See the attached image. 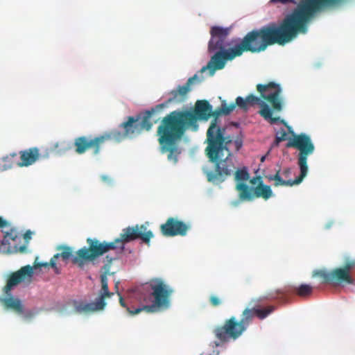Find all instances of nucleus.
<instances>
[{
  "instance_id": "nucleus-19",
  "label": "nucleus",
  "mask_w": 355,
  "mask_h": 355,
  "mask_svg": "<svg viewBox=\"0 0 355 355\" xmlns=\"http://www.w3.org/2000/svg\"><path fill=\"white\" fill-rule=\"evenodd\" d=\"M292 292L296 293L301 297H306L310 296L313 293V287L309 284H301L299 286H286L283 288L277 289L274 293L269 295L270 299H280L282 301H285V296L291 293Z\"/></svg>"
},
{
  "instance_id": "nucleus-33",
  "label": "nucleus",
  "mask_w": 355,
  "mask_h": 355,
  "mask_svg": "<svg viewBox=\"0 0 355 355\" xmlns=\"http://www.w3.org/2000/svg\"><path fill=\"white\" fill-rule=\"evenodd\" d=\"M105 258H106V259H107V262H108V263L110 265V264L112 263V262L114 260L116 259L118 257H110V255H107Z\"/></svg>"
},
{
  "instance_id": "nucleus-12",
  "label": "nucleus",
  "mask_w": 355,
  "mask_h": 355,
  "mask_svg": "<svg viewBox=\"0 0 355 355\" xmlns=\"http://www.w3.org/2000/svg\"><path fill=\"white\" fill-rule=\"evenodd\" d=\"M257 90L260 94V99L268 102L271 106L272 112L273 111L279 112L283 107V100L282 98V88L279 84L274 82H270L267 84H258Z\"/></svg>"
},
{
  "instance_id": "nucleus-8",
  "label": "nucleus",
  "mask_w": 355,
  "mask_h": 355,
  "mask_svg": "<svg viewBox=\"0 0 355 355\" xmlns=\"http://www.w3.org/2000/svg\"><path fill=\"white\" fill-rule=\"evenodd\" d=\"M155 112L156 109L152 108L150 110L140 113L135 116H128L127 121L120 125L123 129V132L112 130L107 132L110 141L119 142L127 137L132 138L144 130H150L153 123H156L159 121L158 117H153Z\"/></svg>"
},
{
  "instance_id": "nucleus-2",
  "label": "nucleus",
  "mask_w": 355,
  "mask_h": 355,
  "mask_svg": "<svg viewBox=\"0 0 355 355\" xmlns=\"http://www.w3.org/2000/svg\"><path fill=\"white\" fill-rule=\"evenodd\" d=\"M255 105L260 106L259 114L271 124L280 122L286 124L280 117H272V111L269 105L263 102L259 97L253 94L248 95L245 98L238 96L235 103L227 105L223 101L219 109L211 110L214 119L207 131L206 142L207 146L205 153L209 161L214 163V171L204 170L208 182L213 184H220L231 176L235 166L232 160V154L230 150V144L232 142L230 136L225 135V128L218 125V116L221 114L229 115L238 106L240 109L247 111L250 107Z\"/></svg>"
},
{
  "instance_id": "nucleus-30",
  "label": "nucleus",
  "mask_w": 355,
  "mask_h": 355,
  "mask_svg": "<svg viewBox=\"0 0 355 355\" xmlns=\"http://www.w3.org/2000/svg\"><path fill=\"white\" fill-rule=\"evenodd\" d=\"M32 232L30 230H27L23 235V238L25 240V243L28 245L29 240L31 239Z\"/></svg>"
},
{
  "instance_id": "nucleus-7",
  "label": "nucleus",
  "mask_w": 355,
  "mask_h": 355,
  "mask_svg": "<svg viewBox=\"0 0 355 355\" xmlns=\"http://www.w3.org/2000/svg\"><path fill=\"white\" fill-rule=\"evenodd\" d=\"M142 290L147 291H151L150 297H153V303L151 305H144L135 310H131L126 305L121 293L117 291L120 305L125 308L130 315H136L141 313L142 311H145L147 313H152L154 312L156 309H165L168 308L170 305V297L173 293V290L166 285L163 280L157 278L153 279L148 283L143 285Z\"/></svg>"
},
{
  "instance_id": "nucleus-16",
  "label": "nucleus",
  "mask_w": 355,
  "mask_h": 355,
  "mask_svg": "<svg viewBox=\"0 0 355 355\" xmlns=\"http://www.w3.org/2000/svg\"><path fill=\"white\" fill-rule=\"evenodd\" d=\"M22 236L15 229H11L5 234L0 249L6 254L24 253L26 251V244L19 245Z\"/></svg>"
},
{
  "instance_id": "nucleus-25",
  "label": "nucleus",
  "mask_w": 355,
  "mask_h": 355,
  "mask_svg": "<svg viewBox=\"0 0 355 355\" xmlns=\"http://www.w3.org/2000/svg\"><path fill=\"white\" fill-rule=\"evenodd\" d=\"M270 3H282L283 5H286V4H288V3H292L293 5H297V6H298V4H299V3H297L295 0H270ZM297 7V6H296V8Z\"/></svg>"
},
{
  "instance_id": "nucleus-17",
  "label": "nucleus",
  "mask_w": 355,
  "mask_h": 355,
  "mask_svg": "<svg viewBox=\"0 0 355 355\" xmlns=\"http://www.w3.org/2000/svg\"><path fill=\"white\" fill-rule=\"evenodd\" d=\"M191 226L177 218L169 217L166 221L160 225V232L166 237L175 236H184Z\"/></svg>"
},
{
  "instance_id": "nucleus-3",
  "label": "nucleus",
  "mask_w": 355,
  "mask_h": 355,
  "mask_svg": "<svg viewBox=\"0 0 355 355\" xmlns=\"http://www.w3.org/2000/svg\"><path fill=\"white\" fill-rule=\"evenodd\" d=\"M154 236L153 232L148 230L146 225H136L132 227H128L122 230L119 238L115 239L112 242H101L96 239L88 238L87 243L88 248L83 247L73 253V250L67 245H60L58 248L61 250L60 253L53 255L50 261L45 263H34L32 266L34 268L51 266L55 274H60V269L57 266L56 261L61 257L64 261L71 259L72 263L77 265L79 268H83L88 261H93L96 258L103 255L110 250H118L119 253H122L125 248V244L133 241L136 239H140L141 241L149 245L150 239Z\"/></svg>"
},
{
  "instance_id": "nucleus-11",
  "label": "nucleus",
  "mask_w": 355,
  "mask_h": 355,
  "mask_svg": "<svg viewBox=\"0 0 355 355\" xmlns=\"http://www.w3.org/2000/svg\"><path fill=\"white\" fill-rule=\"evenodd\" d=\"M203 79L202 76L200 78L198 74L190 77L184 85H178L175 89L168 92L167 96L168 98L165 103L157 105L153 109H156V112H159L168 104L183 103L186 101L189 93L191 91V86L195 83H200Z\"/></svg>"
},
{
  "instance_id": "nucleus-15",
  "label": "nucleus",
  "mask_w": 355,
  "mask_h": 355,
  "mask_svg": "<svg viewBox=\"0 0 355 355\" xmlns=\"http://www.w3.org/2000/svg\"><path fill=\"white\" fill-rule=\"evenodd\" d=\"M107 141H110V139L107 132L94 138L86 136L76 137L73 143L75 152L77 154L82 155L91 149L94 155H98L100 153L101 146Z\"/></svg>"
},
{
  "instance_id": "nucleus-14",
  "label": "nucleus",
  "mask_w": 355,
  "mask_h": 355,
  "mask_svg": "<svg viewBox=\"0 0 355 355\" xmlns=\"http://www.w3.org/2000/svg\"><path fill=\"white\" fill-rule=\"evenodd\" d=\"M313 276L322 278V283L331 284L335 286L354 284V280L350 272H347L342 268H336L331 271L316 270L314 271Z\"/></svg>"
},
{
  "instance_id": "nucleus-23",
  "label": "nucleus",
  "mask_w": 355,
  "mask_h": 355,
  "mask_svg": "<svg viewBox=\"0 0 355 355\" xmlns=\"http://www.w3.org/2000/svg\"><path fill=\"white\" fill-rule=\"evenodd\" d=\"M250 175L246 168L237 169L234 173V178L237 182H244L249 179Z\"/></svg>"
},
{
  "instance_id": "nucleus-24",
  "label": "nucleus",
  "mask_w": 355,
  "mask_h": 355,
  "mask_svg": "<svg viewBox=\"0 0 355 355\" xmlns=\"http://www.w3.org/2000/svg\"><path fill=\"white\" fill-rule=\"evenodd\" d=\"M288 138V132L284 128H280L275 135V144L278 145L281 141L289 140Z\"/></svg>"
},
{
  "instance_id": "nucleus-4",
  "label": "nucleus",
  "mask_w": 355,
  "mask_h": 355,
  "mask_svg": "<svg viewBox=\"0 0 355 355\" xmlns=\"http://www.w3.org/2000/svg\"><path fill=\"white\" fill-rule=\"evenodd\" d=\"M211 109L212 106L207 101L200 100L196 102L193 112L177 110L163 118L157 128L158 141L162 153H168V160L174 163L178 162L180 153L178 141L187 129L196 131L198 119L207 121L211 116Z\"/></svg>"
},
{
  "instance_id": "nucleus-37",
  "label": "nucleus",
  "mask_w": 355,
  "mask_h": 355,
  "mask_svg": "<svg viewBox=\"0 0 355 355\" xmlns=\"http://www.w3.org/2000/svg\"><path fill=\"white\" fill-rule=\"evenodd\" d=\"M264 160V157L261 158V161L263 162Z\"/></svg>"
},
{
  "instance_id": "nucleus-18",
  "label": "nucleus",
  "mask_w": 355,
  "mask_h": 355,
  "mask_svg": "<svg viewBox=\"0 0 355 355\" xmlns=\"http://www.w3.org/2000/svg\"><path fill=\"white\" fill-rule=\"evenodd\" d=\"M33 274V268L30 265L23 266L19 270L11 273L4 287L6 294L10 295V292L11 289L22 282L27 280L30 282Z\"/></svg>"
},
{
  "instance_id": "nucleus-1",
  "label": "nucleus",
  "mask_w": 355,
  "mask_h": 355,
  "mask_svg": "<svg viewBox=\"0 0 355 355\" xmlns=\"http://www.w3.org/2000/svg\"><path fill=\"white\" fill-rule=\"evenodd\" d=\"M322 8L318 0L302 1L284 17L279 26L270 23L259 29L252 30L230 51L218 53L214 58L217 67H225L227 60L241 56L245 51L259 53L270 46L276 44L284 45L290 42L299 33L304 34L307 32V23Z\"/></svg>"
},
{
  "instance_id": "nucleus-31",
  "label": "nucleus",
  "mask_w": 355,
  "mask_h": 355,
  "mask_svg": "<svg viewBox=\"0 0 355 355\" xmlns=\"http://www.w3.org/2000/svg\"><path fill=\"white\" fill-rule=\"evenodd\" d=\"M8 222L6 220L3 219L1 216H0V228L7 227L8 226Z\"/></svg>"
},
{
  "instance_id": "nucleus-21",
  "label": "nucleus",
  "mask_w": 355,
  "mask_h": 355,
  "mask_svg": "<svg viewBox=\"0 0 355 355\" xmlns=\"http://www.w3.org/2000/svg\"><path fill=\"white\" fill-rule=\"evenodd\" d=\"M17 153H12L0 159V170L6 171L17 166L19 162L17 160Z\"/></svg>"
},
{
  "instance_id": "nucleus-36",
  "label": "nucleus",
  "mask_w": 355,
  "mask_h": 355,
  "mask_svg": "<svg viewBox=\"0 0 355 355\" xmlns=\"http://www.w3.org/2000/svg\"><path fill=\"white\" fill-rule=\"evenodd\" d=\"M115 290H116V293H117V291H118V283H116V284H115Z\"/></svg>"
},
{
  "instance_id": "nucleus-32",
  "label": "nucleus",
  "mask_w": 355,
  "mask_h": 355,
  "mask_svg": "<svg viewBox=\"0 0 355 355\" xmlns=\"http://www.w3.org/2000/svg\"><path fill=\"white\" fill-rule=\"evenodd\" d=\"M234 145H235L236 150V151L239 150L240 148L242 147V145H243L242 141L241 140H239V139L236 140L234 141Z\"/></svg>"
},
{
  "instance_id": "nucleus-20",
  "label": "nucleus",
  "mask_w": 355,
  "mask_h": 355,
  "mask_svg": "<svg viewBox=\"0 0 355 355\" xmlns=\"http://www.w3.org/2000/svg\"><path fill=\"white\" fill-rule=\"evenodd\" d=\"M17 155H19L20 159L17 164L18 167L29 166L35 163L40 157V150L37 147L20 150Z\"/></svg>"
},
{
  "instance_id": "nucleus-34",
  "label": "nucleus",
  "mask_w": 355,
  "mask_h": 355,
  "mask_svg": "<svg viewBox=\"0 0 355 355\" xmlns=\"http://www.w3.org/2000/svg\"><path fill=\"white\" fill-rule=\"evenodd\" d=\"M101 179L104 182H110V180H111L110 178L108 176H106V175L101 176Z\"/></svg>"
},
{
  "instance_id": "nucleus-5",
  "label": "nucleus",
  "mask_w": 355,
  "mask_h": 355,
  "mask_svg": "<svg viewBox=\"0 0 355 355\" xmlns=\"http://www.w3.org/2000/svg\"><path fill=\"white\" fill-rule=\"evenodd\" d=\"M275 310V306L272 305L263 309L247 308L242 312L239 321L234 316L226 320L223 325L217 327L214 331L216 338L218 340V341H214V346H220L230 339L236 340L246 331L254 316L263 320Z\"/></svg>"
},
{
  "instance_id": "nucleus-26",
  "label": "nucleus",
  "mask_w": 355,
  "mask_h": 355,
  "mask_svg": "<svg viewBox=\"0 0 355 355\" xmlns=\"http://www.w3.org/2000/svg\"><path fill=\"white\" fill-rule=\"evenodd\" d=\"M278 171H279V175L283 180H284L283 179L282 177L287 179L290 177V175L291 174V169L290 168H285L282 170V171H281L280 169H279ZM290 180L291 179H289L288 180Z\"/></svg>"
},
{
  "instance_id": "nucleus-28",
  "label": "nucleus",
  "mask_w": 355,
  "mask_h": 355,
  "mask_svg": "<svg viewBox=\"0 0 355 355\" xmlns=\"http://www.w3.org/2000/svg\"><path fill=\"white\" fill-rule=\"evenodd\" d=\"M209 302L210 304L215 307L220 305L222 302L220 298L216 295H211L209 297Z\"/></svg>"
},
{
  "instance_id": "nucleus-10",
  "label": "nucleus",
  "mask_w": 355,
  "mask_h": 355,
  "mask_svg": "<svg viewBox=\"0 0 355 355\" xmlns=\"http://www.w3.org/2000/svg\"><path fill=\"white\" fill-rule=\"evenodd\" d=\"M100 277L101 288L99 291L98 296L96 298L94 302L90 303L76 302L74 304L76 312L79 313H89L104 309L106 306L105 298L112 297L114 293L109 291L107 274L103 273L101 275Z\"/></svg>"
},
{
  "instance_id": "nucleus-9",
  "label": "nucleus",
  "mask_w": 355,
  "mask_h": 355,
  "mask_svg": "<svg viewBox=\"0 0 355 355\" xmlns=\"http://www.w3.org/2000/svg\"><path fill=\"white\" fill-rule=\"evenodd\" d=\"M230 33V28H223L220 26H212L210 30L211 39L208 44V51L216 52L211 58L206 66H204L199 73L202 74L205 71H209V75L213 76L216 71L223 69L225 67L219 68L214 58L219 53L228 51L231 48L226 49L230 44L226 42L227 37Z\"/></svg>"
},
{
  "instance_id": "nucleus-22",
  "label": "nucleus",
  "mask_w": 355,
  "mask_h": 355,
  "mask_svg": "<svg viewBox=\"0 0 355 355\" xmlns=\"http://www.w3.org/2000/svg\"><path fill=\"white\" fill-rule=\"evenodd\" d=\"M3 305L7 309H11L19 313H23V306L19 299L10 297L2 300Z\"/></svg>"
},
{
  "instance_id": "nucleus-29",
  "label": "nucleus",
  "mask_w": 355,
  "mask_h": 355,
  "mask_svg": "<svg viewBox=\"0 0 355 355\" xmlns=\"http://www.w3.org/2000/svg\"><path fill=\"white\" fill-rule=\"evenodd\" d=\"M336 1L337 0H318L322 8L327 6L332 5V4L335 3L336 2Z\"/></svg>"
},
{
  "instance_id": "nucleus-6",
  "label": "nucleus",
  "mask_w": 355,
  "mask_h": 355,
  "mask_svg": "<svg viewBox=\"0 0 355 355\" xmlns=\"http://www.w3.org/2000/svg\"><path fill=\"white\" fill-rule=\"evenodd\" d=\"M287 127L293 137L288 140L286 146V148H294L299 150L297 164L300 169V174L295 180H283L279 175V171H277L275 175L266 176L270 181L275 182V187H292L301 183L308 173V156L312 155L315 150L314 144L309 135L304 133L295 135L290 126Z\"/></svg>"
},
{
  "instance_id": "nucleus-13",
  "label": "nucleus",
  "mask_w": 355,
  "mask_h": 355,
  "mask_svg": "<svg viewBox=\"0 0 355 355\" xmlns=\"http://www.w3.org/2000/svg\"><path fill=\"white\" fill-rule=\"evenodd\" d=\"M258 180L259 182L256 187H250L243 182H239L236 185L241 201H252L255 198L268 200L272 197V191L270 187L264 184L261 177H258Z\"/></svg>"
},
{
  "instance_id": "nucleus-27",
  "label": "nucleus",
  "mask_w": 355,
  "mask_h": 355,
  "mask_svg": "<svg viewBox=\"0 0 355 355\" xmlns=\"http://www.w3.org/2000/svg\"><path fill=\"white\" fill-rule=\"evenodd\" d=\"M341 268L347 272H350L351 270L355 268V261H347L345 263L344 266Z\"/></svg>"
},
{
  "instance_id": "nucleus-35",
  "label": "nucleus",
  "mask_w": 355,
  "mask_h": 355,
  "mask_svg": "<svg viewBox=\"0 0 355 355\" xmlns=\"http://www.w3.org/2000/svg\"><path fill=\"white\" fill-rule=\"evenodd\" d=\"M257 180H258V177L257 178H253L252 180H250V183L252 184H255L256 182H257Z\"/></svg>"
}]
</instances>
